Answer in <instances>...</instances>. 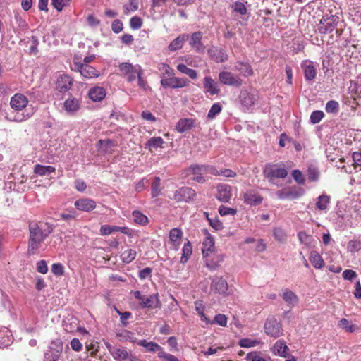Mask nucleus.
<instances>
[{"instance_id":"6e6d98bb","label":"nucleus","mask_w":361,"mask_h":361,"mask_svg":"<svg viewBox=\"0 0 361 361\" xmlns=\"http://www.w3.org/2000/svg\"><path fill=\"white\" fill-rule=\"evenodd\" d=\"M12 343V337L8 333H0V348L8 346Z\"/></svg>"},{"instance_id":"f257e3e1","label":"nucleus","mask_w":361,"mask_h":361,"mask_svg":"<svg viewBox=\"0 0 361 361\" xmlns=\"http://www.w3.org/2000/svg\"><path fill=\"white\" fill-rule=\"evenodd\" d=\"M27 242L28 255H35L44 240L53 232L54 226L49 224L30 222Z\"/></svg>"},{"instance_id":"49530a36","label":"nucleus","mask_w":361,"mask_h":361,"mask_svg":"<svg viewBox=\"0 0 361 361\" xmlns=\"http://www.w3.org/2000/svg\"><path fill=\"white\" fill-rule=\"evenodd\" d=\"M121 257L123 262L128 264L135 258L136 251L133 249H128L121 253Z\"/></svg>"},{"instance_id":"2f4dec72","label":"nucleus","mask_w":361,"mask_h":361,"mask_svg":"<svg viewBox=\"0 0 361 361\" xmlns=\"http://www.w3.org/2000/svg\"><path fill=\"white\" fill-rule=\"evenodd\" d=\"M194 126V121L190 118H182L178 121L176 128L179 133H184L190 130Z\"/></svg>"},{"instance_id":"bf43d9fd","label":"nucleus","mask_w":361,"mask_h":361,"mask_svg":"<svg viewBox=\"0 0 361 361\" xmlns=\"http://www.w3.org/2000/svg\"><path fill=\"white\" fill-rule=\"evenodd\" d=\"M71 1V0H51V4L58 11H61Z\"/></svg>"},{"instance_id":"7ed1b4c3","label":"nucleus","mask_w":361,"mask_h":361,"mask_svg":"<svg viewBox=\"0 0 361 361\" xmlns=\"http://www.w3.org/2000/svg\"><path fill=\"white\" fill-rule=\"evenodd\" d=\"M264 329L267 335L274 338H279L283 335L282 324L274 317L267 319Z\"/></svg>"},{"instance_id":"ddd939ff","label":"nucleus","mask_w":361,"mask_h":361,"mask_svg":"<svg viewBox=\"0 0 361 361\" xmlns=\"http://www.w3.org/2000/svg\"><path fill=\"white\" fill-rule=\"evenodd\" d=\"M139 304L142 308L154 309L161 307L158 294H152L149 296L144 295Z\"/></svg>"},{"instance_id":"79ce46f5","label":"nucleus","mask_w":361,"mask_h":361,"mask_svg":"<svg viewBox=\"0 0 361 361\" xmlns=\"http://www.w3.org/2000/svg\"><path fill=\"white\" fill-rule=\"evenodd\" d=\"M192 253V247L191 243L189 240H187V243H185L184 246L182 250V256L180 257V262L185 263L188 260L189 257Z\"/></svg>"},{"instance_id":"5fc2aeb1","label":"nucleus","mask_w":361,"mask_h":361,"mask_svg":"<svg viewBox=\"0 0 361 361\" xmlns=\"http://www.w3.org/2000/svg\"><path fill=\"white\" fill-rule=\"evenodd\" d=\"M338 325L345 329L348 332H353L355 331L357 326L353 324L350 322H349L346 319H342L339 321Z\"/></svg>"},{"instance_id":"7c9ffc66","label":"nucleus","mask_w":361,"mask_h":361,"mask_svg":"<svg viewBox=\"0 0 361 361\" xmlns=\"http://www.w3.org/2000/svg\"><path fill=\"white\" fill-rule=\"evenodd\" d=\"M288 350L289 348L283 340L277 341L274 345L273 352L275 355L286 357Z\"/></svg>"},{"instance_id":"0e129e2a","label":"nucleus","mask_w":361,"mask_h":361,"mask_svg":"<svg viewBox=\"0 0 361 361\" xmlns=\"http://www.w3.org/2000/svg\"><path fill=\"white\" fill-rule=\"evenodd\" d=\"M142 25V20L138 16H133L130 20V26L133 30H138Z\"/></svg>"},{"instance_id":"20e7f679","label":"nucleus","mask_w":361,"mask_h":361,"mask_svg":"<svg viewBox=\"0 0 361 361\" xmlns=\"http://www.w3.org/2000/svg\"><path fill=\"white\" fill-rule=\"evenodd\" d=\"M338 13H332L330 12L329 17L323 16L320 20L321 26L319 30L322 33L331 32L336 27L339 16Z\"/></svg>"},{"instance_id":"412c9836","label":"nucleus","mask_w":361,"mask_h":361,"mask_svg":"<svg viewBox=\"0 0 361 361\" xmlns=\"http://www.w3.org/2000/svg\"><path fill=\"white\" fill-rule=\"evenodd\" d=\"M304 71L305 78L307 80H312L315 78L317 75V68L314 63L312 61H306L302 64Z\"/></svg>"},{"instance_id":"f8f14e48","label":"nucleus","mask_w":361,"mask_h":361,"mask_svg":"<svg viewBox=\"0 0 361 361\" xmlns=\"http://www.w3.org/2000/svg\"><path fill=\"white\" fill-rule=\"evenodd\" d=\"M188 80L183 78L170 77L162 79L161 85L164 88L171 87L173 89L184 87L188 85Z\"/></svg>"},{"instance_id":"69168bd1","label":"nucleus","mask_w":361,"mask_h":361,"mask_svg":"<svg viewBox=\"0 0 361 361\" xmlns=\"http://www.w3.org/2000/svg\"><path fill=\"white\" fill-rule=\"evenodd\" d=\"M217 324L221 326H226L227 324V317L225 314H219L214 317V321L212 322V324Z\"/></svg>"},{"instance_id":"680f3d73","label":"nucleus","mask_w":361,"mask_h":361,"mask_svg":"<svg viewBox=\"0 0 361 361\" xmlns=\"http://www.w3.org/2000/svg\"><path fill=\"white\" fill-rule=\"evenodd\" d=\"M324 114L322 111H314L310 115V121L313 124L318 123L324 118Z\"/></svg>"},{"instance_id":"0eeeda50","label":"nucleus","mask_w":361,"mask_h":361,"mask_svg":"<svg viewBox=\"0 0 361 361\" xmlns=\"http://www.w3.org/2000/svg\"><path fill=\"white\" fill-rule=\"evenodd\" d=\"M119 71L125 75L129 82H133L137 78V75L142 71L139 65L133 66L130 63H122L119 65Z\"/></svg>"},{"instance_id":"a211bd4d","label":"nucleus","mask_w":361,"mask_h":361,"mask_svg":"<svg viewBox=\"0 0 361 361\" xmlns=\"http://www.w3.org/2000/svg\"><path fill=\"white\" fill-rule=\"evenodd\" d=\"M74 206L79 210L90 212L95 209L96 202L90 198H81L75 202Z\"/></svg>"},{"instance_id":"f3484780","label":"nucleus","mask_w":361,"mask_h":361,"mask_svg":"<svg viewBox=\"0 0 361 361\" xmlns=\"http://www.w3.org/2000/svg\"><path fill=\"white\" fill-rule=\"evenodd\" d=\"M209 56L216 63H223L228 60L226 52L221 48L212 47L208 50Z\"/></svg>"},{"instance_id":"5701e85b","label":"nucleus","mask_w":361,"mask_h":361,"mask_svg":"<svg viewBox=\"0 0 361 361\" xmlns=\"http://www.w3.org/2000/svg\"><path fill=\"white\" fill-rule=\"evenodd\" d=\"M203 83L207 92H209L212 95L218 94L219 93L220 89L218 87L217 82L210 76L204 77Z\"/></svg>"},{"instance_id":"aec40b11","label":"nucleus","mask_w":361,"mask_h":361,"mask_svg":"<svg viewBox=\"0 0 361 361\" xmlns=\"http://www.w3.org/2000/svg\"><path fill=\"white\" fill-rule=\"evenodd\" d=\"M231 197V186L225 184L217 186L216 198L222 202H228Z\"/></svg>"},{"instance_id":"c03bdc74","label":"nucleus","mask_w":361,"mask_h":361,"mask_svg":"<svg viewBox=\"0 0 361 361\" xmlns=\"http://www.w3.org/2000/svg\"><path fill=\"white\" fill-rule=\"evenodd\" d=\"M177 69L180 73L188 75L191 79H195L197 77V73L195 70L187 67V66L183 63L178 64Z\"/></svg>"},{"instance_id":"603ef678","label":"nucleus","mask_w":361,"mask_h":361,"mask_svg":"<svg viewBox=\"0 0 361 361\" xmlns=\"http://www.w3.org/2000/svg\"><path fill=\"white\" fill-rule=\"evenodd\" d=\"M222 110L221 105L219 103L214 104L210 108L207 118L209 119H214Z\"/></svg>"},{"instance_id":"13d9d810","label":"nucleus","mask_w":361,"mask_h":361,"mask_svg":"<svg viewBox=\"0 0 361 361\" xmlns=\"http://www.w3.org/2000/svg\"><path fill=\"white\" fill-rule=\"evenodd\" d=\"M260 343L257 340H252L250 338H242L239 341V345L242 348H251L256 346Z\"/></svg>"},{"instance_id":"4be33fe9","label":"nucleus","mask_w":361,"mask_h":361,"mask_svg":"<svg viewBox=\"0 0 361 361\" xmlns=\"http://www.w3.org/2000/svg\"><path fill=\"white\" fill-rule=\"evenodd\" d=\"M182 237L183 232L180 229L174 228L171 230L169 233V239L173 250H178L179 249Z\"/></svg>"},{"instance_id":"4d7b16f0","label":"nucleus","mask_w":361,"mask_h":361,"mask_svg":"<svg viewBox=\"0 0 361 361\" xmlns=\"http://www.w3.org/2000/svg\"><path fill=\"white\" fill-rule=\"evenodd\" d=\"M118 226L102 225L100 227L99 231L102 235H107L113 232L118 231Z\"/></svg>"},{"instance_id":"ea45409f","label":"nucleus","mask_w":361,"mask_h":361,"mask_svg":"<svg viewBox=\"0 0 361 361\" xmlns=\"http://www.w3.org/2000/svg\"><path fill=\"white\" fill-rule=\"evenodd\" d=\"M310 261L316 269H321L324 266L323 259L317 251L310 252Z\"/></svg>"},{"instance_id":"72a5a7b5","label":"nucleus","mask_w":361,"mask_h":361,"mask_svg":"<svg viewBox=\"0 0 361 361\" xmlns=\"http://www.w3.org/2000/svg\"><path fill=\"white\" fill-rule=\"evenodd\" d=\"M137 344L145 348L147 352L156 353L161 349V346L153 341H148L146 339L139 340Z\"/></svg>"},{"instance_id":"3c124183","label":"nucleus","mask_w":361,"mask_h":361,"mask_svg":"<svg viewBox=\"0 0 361 361\" xmlns=\"http://www.w3.org/2000/svg\"><path fill=\"white\" fill-rule=\"evenodd\" d=\"M241 101L243 105L250 106L255 103V98L250 93L244 92L241 95Z\"/></svg>"},{"instance_id":"9d476101","label":"nucleus","mask_w":361,"mask_h":361,"mask_svg":"<svg viewBox=\"0 0 361 361\" xmlns=\"http://www.w3.org/2000/svg\"><path fill=\"white\" fill-rule=\"evenodd\" d=\"M196 197V192L189 187H182L174 193V199L177 202H188Z\"/></svg>"},{"instance_id":"e433bc0d","label":"nucleus","mask_w":361,"mask_h":361,"mask_svg":"<svg viewBox=\"0 0 361 361\" xmlns=\"http://www.w3.org/2000/svg\"><path fill=\"white\" fill-rule=\"evenodd\" d=\"M165 142L161 137H153L147 140L146 142V148L150 152H153V149H157L159 147H163V144Z\"/></svg>"},{"instance_id":"423d86ee","label":"nucleus","mask_w":361,"mask_h":361,"mask_svg":"<svg viewBox=\"0 0 361 361\" xmlns=\"http://www.w3.org/2000/svg\"><path fill=\"white\" fill-rule=\"evenodd\" d=\"M305 193V190L300 188L291 187L279 190L276 192V196L280 200H295Z\"/></svg>"},{"instance_id":"a19ab883","label":"nucleus","mask_w":361,"mask_h":361,"mask_svg":"<svg viewBox=\"0 0 361 361\" xmlns=\"http://www.w3.org/2000/svg\"><path fill=\"white\" fill-rule=\"evenodd\" d=\"M55 168L51 166H42L37 164L35 166L34 171L36 174L43 176H49L55 171Z\"/></svg>"},{"instance_id":"774afa93","label":"nucleus","mask_w":361,"mask_h":361,"mask_svg":"<svg viewBox=\"0 0 361 361\" xmlns=\"http://www.w3.org/2000/svg\"><path fill=\"white\" fill-rule=\"evenodd\" d=\"M292 176L298 184L302 185L305 183V178L300 170H293L292 172Z\"/></svg>"},{"instance_id":"a18cd8bd","label":"nucleus","mask_w":361,"mask_h":361,"mask_svg":"<svg viewBox=\"0 0 361 361\" xmlns=\"http://www.w3.org/2000/svg\"><path fill=\"white\" fill-rule=\"evenodd\" d=\"M10 104L14 110H21L23 109V94H16L11 98Z\"/></svg>"},{"instance_id":"9b49d317","label":"nucleus","mask_w":361,"mask_h":361,"mask_svg":"<svg viewBox=\"0 0 361 361\" xmlns=\"http://www.w3.org/2000/svg\"><path fill=\"white\" fill-rule=\"evenodd\" d=\"M115 361H137V358L126 347H117L111 355Z\"/></svg>"},{"instance_id":"f03ea898","label":"nucleus","mask_w":361,"mask_h":361,"mask_svg":"<svg viewBox=\"0 0 361 361\" xmlns=\"http://www.w3.org/2000/svg\"><path fill=\"white\" fill-rule=\"evenodd\" d=\"M263 173L269 182H273L276 178H284L288 175V171L283 164H267Z\"/></svg>"},{"instance_id":"cd10ccee","label":"nucleus","mask_w":361,"mask_h":361,"mask_svg":"<svg viewBox=\"0 0 361 361\" xmlns=\"http://www.w3.org/2000/svg\"><path fill=\"white\" fill-rule=\"evenodd\" d=\"M214 248V243L210 235H208L202 243V251L203 255L207 258L212 254Z\"/></svg>"},{"instance_id":"6ab92c4d","label":"nucleus","mask_w":361,"mask_h":361,"mask_svg":"<svg viewBox=\"0 0 361 361\" xmlns=\"http://www.w3.org/2000/svg\"><path fill=\"white\" fill-rule=\"evenodd\" d=\"M202 34L201 32H195L192 34L190 41V45L198 53H202L205 49L202 42Z\"/></svg>"},{"instance_id":"8fccbe9b","label":"nucleus","mask_w":361,"mask_h":361,"mask_svg":"<svg viewBox=\"0 0 361 361\" xmlns=\"http://www.w3.org/2000/svg\"><path fill=\"white\" fill-rule=\"evenodd\" d=\"M325 110L329 114H336L339 111V104L335 100L329 101L325 106Z\"/></svg>"},{"instance_id":"4468645a","label":"nucleus","mask_w":361,"mask_h":361,"mask_svg":"<svg viewBox=\"0 0 361 361\" xmlns=\"http://www.w3.org/2000/svg\"><path fill=\"white\" fill-rule=\"evenodd\" d=\"M73 85V79L68 75L63 73L58 76L56 88L61 92L69 90Z\"/></svg>"},{"instance_id":"a878e982","label":"nucleus","mask_w":361,"mask_h":361,"mask_svg":"<svg viewBox=\"0 0 361 361\" xmlns=\"http://www.w3.org/2000/svg\"><path fill=\"white\" fill-rule=\"evenodd\" d=\"M189 39L188 34L180 35L174 39L169 45L168 48L171 51H176L181 49L184 43Z\"/></svg>"},{"instance_id":"de8ad7c7","label":"nucleus","mask_w":361,"mask_h":361,"mask_svg":"<svg viewBox=\"0 0 361 361\" xmlns=\"http://www.w3.org/2000/svg\"><path fill=\"white\" fill-rule=\"evenodd\" d=\"M161 180L159 177H154V181L152 183V196L155 197L159 195L161 192Z\"/></svg>"},{"instance_id":"4c0bfd02","label":"nucleus","mask_w":361,"mask_h":361,"mask_svg":"<svg viewBox=\"0 0 361 361\" xmlns=\"http://www.w3.org/2000/svg\"><path fill=\"white\" fill-rule=\"evenodd\" d=\"M99 151L103 153H111V148L116 145V142L111 140H100L98 142Z\"/></svg>"},{"instance_id":"39448f33","label":"nucleus","mask_w":361,"mask_h":361,"mask_svg":"<svg viewBox=\"0 0 361 361\" xmlns=\"http://www.w3.org/2000/svg\"><path fill=\"white\" fill-rule=\"evenodd\" d=\"M71 69L80 72L82 76L88 79L97 78L99 75V72L94 67L79 62H74L71 66Z\"/></svg>"},{"instance_id":"c756f323","label":"nucleus","mask_w":361,"mask_h":361,"mask_svg":"<svg viewBox=\"0 0 361 361\" xmlns=\"http://www.w3.org/2000/svg\"><path fill=\"white\" fill-rule=\"evenodd\" d=\"M330 204V196L326 194L319 195L316 202V208L320 211H326L329 209Z\"/></svg>"},{"instance_id":"393cba45","label":"nucleus","mask_w":361,"mask_h":361,"mask_svg":"<svg viewBox=\"0 0 361 361\" xmlns=\"http://www.w3.org/2000/svg\"><path fill=\"white\" fill-rule=\"evenodd\" d=\"M281 297L290 307H295L299 301L296 294L288 288L283 290Z\"/></svg>"},{"instance_id":"6e6552de","label":"nucleus","mask_w":361,"mask_h":361,"mask_svg":"<svg viewBox=\"0 0 361 361\" xmlns=\"http://www.w3.org/2000/svg\"><path fill=\"white\" fill-rule=\"evenodd\" d=\"M186 175L188 176H192L191 179L199 183H204L206 182L204 177V172L203 165L200 164H192L186 171Z\"/></svg>"},{"instance_id":"864d4df0","label":"nucleus","mask_w":361,"mask_h":361,"mask_svg":"<svg viewBox=\"0 0 361 361\" xmlns=\"http://www.w3.org/2000/svg\"><path fill=\"white\" fill-rule=\"evenodd\" d=\"M231 8L233 12L238 13L240 15H245L247 13V8L245 4L240 1H235L231 5Z\"/></svg>"},{"instance_id":"052dcab7","label":"nucleus","mask_w":361,"mask_h":361,"mask_svg":"<svg viewBox=\"0 0 361 361\" xmlns=\"http://www.w3.org/2000/svg\"><path fill=\"white\" fill-rule=\"evenodd\" d=\"M138 5H139L138 0H129V4L125 5L123 6L125 13L127 14L130 11L131 12L136 11L138 9Z\"/></svg>"},{"instance_id":"dca6fc26","label":"nucleus","mask_w":361,"mask_h":361,"mask_svg":"<svg viewBox=\"0 0 361 361\" xmlns=\"http://www.w3.org/2000/svg\"><path fill=\"white\" fill-rule=\"evenodd\" d=\"M210 289L214 293L224 294L228 290V283L221 276H214L212 280Z\"/></svg>"},{"instance_id":"1a4fd4ad","label":"nucleus","mask_w":361,"mask_h":361,"mask_svg":"<svg viewBox=\"0 0 361 361\" xmlns=\"http://www.w3.org/2000/svg\"><path fill=\"white\" fill-rule=\"evenodd\" d=\"M219 81L226 85L239 87L242 85V80L231 72L221 71L219 74Z\"/></svg>"},{"instance_id":"2eb2a0df","label":"nucleus","mask_w":361,"mask_h":361,"mask_svg":"<svg viewBox=\"0 0 361 361\" xmlns=\"http://www.w3.org/2000/svg\"><path fill=\"white\" fill-rule=\"evenodd\" d=\"M245 203L250 206H257L262 203L263 200L262 196L254 190H249L243 195Z\"/></svg>"},{"instance_id":"bb28decb","label":"nucleus","mask_w":361,"mask_h":361,"mask_svg":"<svg viewBox=\"0 0 361 361\" xmlns=\"http://www.w3.org/2000/svg\"><path fill=\"white\" fill-rule=\"evenodd\" d=\"M89 97L93 102H100L106 96V90L102 87H94L89 90Z\"/></svg>"},{"instance_id":"37998d69","label":"nucleus","mask_w":361,"mask_h":361,"mask_svg":"<svg viewBox=\"0 0 361 361\" xmlns=\"http://www.w3.org/2000/svg\"><path fill=\"white\" fill-rule=\"evenodd\" d=\"M61 355V350L49 348L44 353V361H57Z\"/></svg>"},{"instance_id":"c9c22d12","label":"nucleus","mask_w":361,"mask_h":361,"mask_svg":"<svg viewBox=\"0 0 361 361\" xmlns=\"http://www.w3.org/2000/svg\"><path fill=\"white\" fill-rule=\"evenodd\" d=\"M116 337L121 342L129 341L132 343H137L138 341L135 338V334L128 330H123L121 332L116 333Z\"/></svg>"},{"instance_id":"e2e57ef3","label":"nucleus","mask_w":361,"mask_h":361,"mask_svg":"<svg viewBox=\"0 0 361 361\" xmlns=\"http://www.w3.org/2000/svg\"><path fill=\"white\" fill-rule=\"evenodd\" d=\"M274 235L276 240L279 242H284L286 240V234L284 231L281 228H276L274 229Z\"/></svg>"},{"instance_id":"473e14b6","label":"nucleus","mask_w":361,"mask_h":361,"mask_svg":"<svg viewBox=\"0 0 361 361\" xmlns=\"http://www.w3.org/2000/svg\"><path fill=\"white\" fill-rule=\"evenodd\" d=\"M224 259V255L222 254H219L216 255H214L211 259L209 257L206 258V264L207 267L210 270H215L216 269L220 263L222 262Z\"/></svg>"},{"instance_id":"58836bf2","label":"nucleus","mask_w":361,"mask_h":361,"mask_svg":"<svg viewBox=\"0 0 361 361\" xmlns=\"http://www.w3.org/2000/svg\"><path fill=\"white\" fill-rule=\"evenodd\" d=\"M298 237L300 243L305 245V246L309 247L314 246V240L312 235H308L305 231H300L298 233Z\"/></svg>"},{"instance_id":"f704fd0d","label":"nucleus","mask_w":361,"mask_h":361,"mask_svg":"<svg viewBox=\"0 0 361 361\" xmlns=\"http://www.w3.org/2000/svg\"><path fill=\"white\" fill-rule=\"evenodd\" d=\"M28 39L25 42V46L28 48L29 53L31 55H36L38 53L37 45L39 44V40L37 37L31 35L30 37H27Z\"/></svg>"},{"instance_id":"09e8293b","label":"nucleus","mask_w":361,"mask_h":361,"mask_svg":"<svg viewBox=\"0 0 361 361\" xmlns=\"http://www.w3.org/2000/svg\"><path fill=\"white\" fill-rule=\"evenodd\" d=\"M135 222L145 225L148 223V218L139 211H134L132 214Z\"/></svg>"},{"instance_id":"b1692460","label":"nucleus","mask_w":361,"mask_h":361,"mask_svg":"<svg viewBox=\"0 0 361 361\" xmlns=\"http://www.w3.org/2000/svg\"><path fill=\"white\" fill-rule=\"evenodd\" d=\"M63 106L66 112L73 114L80 109V105L78 99L71 96L65 100Z\"/></svg>"},{"instance_id":"c85d7f7f","label":"nucleus","mask_w":361,"mask_h":361,"mask_svg":"<svg viewBox=\"0 0 361 361\" xmlns=\"http://www.w3.org/2000/svg\"><path fill=\"white\" fill-rule=\"evenodd\" d=\"M235 69L239 71L240 73L244 77H247L253 75L252 68L248 63L238 61L235 64Z\"/></svg>"},{"instance_id":"338daca9","label":"nucleus","mask_w":361,"mask_h":361,"mask_svg":"<svg viewBox=\"0 0 361 361\" xmlns=\"http://www.w3.org/2000/svg\"><path fill=\"white\" fill-rule=\"evenodd\" d=\"M348 250L351 252H357L361 250V241L350 240L348 244Z\"/></svg>"}]
</instances>
